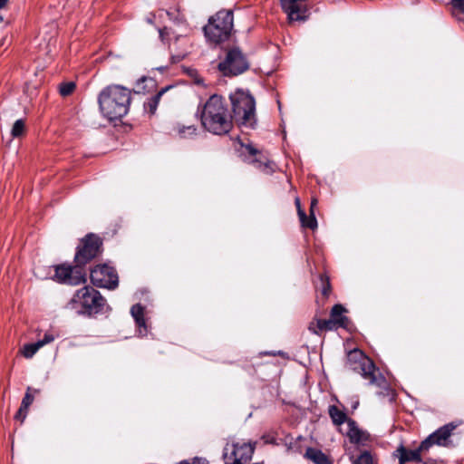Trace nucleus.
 I'll list each match as a JSON object with an SVG mask.
<instances>
[{"label":"nucleus","mask_w":464,"mask_h":464,"mask_svg":"<svg viewBox=\"0 0 464 464\" xmlns=\"http://www.w3.org/2000/svg\"><path fill=\"white\" fill-rule=\"evenodd\" d=\"M429 450V449H422V442L414 450H407L403 446H401L397 451L400 453L399 460L404 464L409 461L420 462L421 453Z\"/></svg>","instance_id":"obj_15"},{"label":"nucleus","mask_w":464,"mask_h":464,"mask_svg":"<svg viewBox=\"0 0 464 464\" xmlns=\"http://www.w3.org/2000/svg\"><path fill=\"white\" fill-rule=\"evenodd\" d=\"M224 75H237L248 68V63L238 48H233L227 53L226 59L218 64Z\"/></svg>","instance_id":"obj_8"},{"label":"nucleus","mask_w":464,"mask_h":464,"mask_svg":"<svg viewBox=\"0 0 464 464\" xmlns=\"http://www.w3.org/2000/svg\"><path fill=\"white\" fill-rule=\"evenodd\" d=\"M264 169H272V167L270 166V164H266L264 166Z\"/></svg>","instance_id":"obj_36"},{"label":"nucleus","mask_w":464,"mask_h":464,"mask_svg":"<svg viewBox=\"0 0 464 464\" xmlns=\"http://www.w3.org/2000/svg\"><path fill=\"white\" fill-rule=\"evenodd\" d=\"M328 413L334 422V425L340 426L343 423L346 422L349 420L343 411H341L337 406L331 405L328 409Z\"/></svg>","instance_id":"obj_21"},{"label":"nucleus","mask_w":464,"mask_h":464,"mask_svg":"<svg viewBox=\"0 0 464 464\" xmlns=\"http://www.w3.org/2000/svg\"><path fill=\"white\" fill-rule=\"evenodd\" d=\"M255 445L250 442H233L224 449L226 464H246L252 459Z\"/></svg>","instance_id":"obj_7"},{"label":"nucleus","mask_w":464,"mask_h":464,"mask_svg":"<svg viewBox=\"0 0 464 464\" xmlns=\"http://www.w3.org/2000/svg\"><path fill=\"white\" fill-rule=\"evenodd\" d=\"M75 89V84L72 82H64L60 85V93L62 96L70 95Z\"/></svg>","instance_id":"obj_28"},{"label":"nucleus","mask_w":464,"mask_h":464,"mask_svg":"<svg viewBox=\"0 0 464 464\" xmlns=\"http://www.w3.org/2000/svg\"><path fill=\"white\" fill-rule=\"evenodd\" d=\"M346 367L360 373L372 385L384 387L386 384L385 378L379 372L372 361L358 349L348 353Z\"/></svg>","instance_id":"obj_3"},{"label":"nucleus","mask_w":464,"mask_h":464,"mask_svg":"<svg viewBox=\"0 0 464 464\" xmlns=\"http://www.w3.org/2000/svg\"><path fill=\"white\" fill-rule=\"evenodd\" d=\"M40 348H42L41 343L38 342L28 343L24 346L22 353L25 358H32Z\"/></svg>","instance_id":"obj_25"},{"label":"nucleus","mask_w":464,"mask_h":464,"mask_svg":"<svg viewBox=\"0 0 464 464\" xmlns=\"http://www.w3.org/2000/svg\"><path fill=\"white\" fill-rule=\"evenodd\" d=\"M298 203H299V198H295V204H298Z\"/></svg>","instance_id":"obj_37"},{"label":"nucleus","mask_w":464,"mask_h":464,"mask_svg":"<svg viewBox=\"0 0 464 464\" xmlns=\"http://www.w3.org/2000/svg\"><path fill=\"white\" fill-rule=\"evenodd\" d=\"M9 0H0V9L4 8Z\"/></svg>","instance_id":"obj_35"},{"label":"nucleus","mask_w":464,"mask_h":464,"mask_svg":"<svg viewBox=\"0 0 464 464\" xmlns=\"http://www.w3.org/2000/svg\"><path fill=\"white\" fill-rule=\"evenodd\" d=\"M99 105L102 115L109 121L125 116L130 104V91L121 85H111L99 94Z\"/></svg>","instance_id":"obj_2"},{"label":"nucleus","mask_w":464,"mask_h":464,"mask_svg":"<svg viewBox=\"0 0 464 464\" xmlns=\"http://www.w3.org/2000/svg\"><path fill=\"white\" fill-rule=\"evenodd\" d=\"M353 464H375L372 456L368 451H363Z\"/></svg>","instance_id":"obj_26"},{"label":"nucleus","mask_w":464,"mask_h":464,"mask_svg":"<svg viewBox=\"0 0 464 464\" xmlns=\"http://www.w3.org/2000/svg\"><path fill=\"white\" fill-rule=\"evenodd\" d=\"M459 424L460 422H450L439 428L422 441V449H430L433 445L446 448L454 447L451 437Z\"/></svg>","instance_id":"obj_9"},{"label":"nucleus","mask_w":464,"mask_h":464,"mask_svg":"<svg viewBox=\"0 0 464 464\" xmlns=\"http://www.w3.org/2000/svg\"><path fill=\"white\" fill-rule=\"evenodd\" d=\"M54 276L59 282L70 285H79L85 282V276L81 268H72L65 265L55 267Z\"/></svg>","instance_id":"obj_12"},{"label":"nucleus","mask_w":464,"mask_h":464,"mask_svg":"<svg viewBox=\"0 0 464 464\" xmlns=\"http://www.w3.org/2000/svg\"><path fill=\"white\" fill-rule=\"evenodd\" d=\"M304 458L314 464H334L333 459L327 454L316 448H307Z\"/></svg>","instance_id":"obj_16"},{"label":"nucleus","mask_w":464,"mask_h":464,"mask_svg":"<svg viewBox=\"0 0 464 464\" xmlns=\"http://www.w3.org/2000/svg\"><path fill=\"white\" fill-rule=\"evenodd\" d=\"M179 464H208V460L206 459H195L191 463L188 461H183Z\"/></svg>","instance_id":"obj_32"},{"label":"nucleus","mask_w":464,"mask_h":464,"mask_svg":"<svg viewBox=\"0 0 464 464\" xmlns=\"http://www.w3.org/2000/svg\"><path fill=\"white\" fill-rule=\"evenodd\" d=\"M130 314L139 327L140 334H145L147 333V327L144 319V308L139 304H134L130 309Z\"/></svg>","instance_id":"obj_19"},{"label":"nucleus","mask_w":464,"mask_h":464,"mask_svg":"<svg viewBox=\"0 0 464 464\" xmlns=\"http://www.w3.org/2000/svg\"><path fill=\"white\" fill-rule=\"evenodd\" d=\"M297 206V212L299 216V219L301 222L302 227H308L310 229H315L317 227V221L314 217V206L315 205H310L309 208V216L307 217L305 214L304 209L302 208L303 205H296Z\"/></svg>","instance_id":"obj_17"},{"label":"nucleus","mask_w":464,"mask_h":464,"mask_svg":"<svg viewBox=\"0 0 464 464\" xmlns=\"http://www.w3.org/2000/svg\"><path fill=\"white\" fill-rule=\"evenodd\" d=\"M54 340V336L52 334L46 333L43 339L37 341L41 343V347L44 346L47 343H52Z\"/></svg>","instance_id":"obj_30"},{"label":"nucleus","mask_w":464,"mask_h":464,"mask_svg":"<svg viewBox=\"0 0 464 464\" xmlns=\"http://www.w3.org/2000/svg\"><path fill=\"white\" fill-rule=\"evenodd\" d=\"M452 5L455 9L464 13V0H452Z\"/></svg>","instance_id":"obj_31"},{"label":"nucleus","mask_w":464,"mask_h":464,"mask_svg":"<svg viewBox=\"0 0 464 464\" xmlns=\"http://www.w3.org/2000/svg\"><path fill=\"white\" fill-rule=\"evenodd\" d=\"M101 241L98 237L93 234L87 235L82 240V247L79 249L75 255V261L78 266H84L99 252Z\"/></svg>","instance_id":"obj_11"},{"label":"nucleus","mask_w":464,"mask_h":464,"mask_svg":"<svg viewBox=\"0 0 464 464\" xmlns=\"http://www.w3.org/2000/svg\"><path fill=\"white\" fill-rule=\"evenodd\" d=\"M91 281L97 287L114 289L118 285V275L113 267L100 265L91 271Z\"/></svg>","instance_id":"obj_10"},{"label":"nucleus","mask_w":464,"mask_h":464,"mask_svg":"<svg viewBox=\"0 0 464 464\" xmlns=\"http://www.w3.org/2000/svg\"><path fill=\"white\" fill-rule=\"evenodd\" d=\"M177 131L180 138H191L196 135L197 128L194 125L178 126Z\"/></svg>","instance_id":"obj_23"},{"label":"nucleus","mask_w":464,"mask_h":464,"mask_svg":"<svg viewBox=\"0 0 464 464\" xmlns=\"http://www.w3.org/2000/svg\"><path fill=\"white\" fill-rule=\"evenodd\" d=\"M317 328L320 331H328L337 328V325L334 323L331 318L329 320H318Z\"/></svg>","instance_id":"obj_27"},{"label":"nucleus","mask_w":464,"mask_h":464,"mask_svg":"<svg viewBox=\"0 0 464 464\" xmlns=\"http://www.w3.org/2000/svg\"><path fill=\"white\" fill-rule=\"evenodd\" d=\"M159 32H160V36L162 40H164L165 35L169 34V30L166 27H164L163 29H160Z\"/></svg>","instance_id":"obj_34"},{"label":"nucleus","mask_w":464,"mask_h":464,"mask_svg":"<svg viewBox=\"0 0 464 464\" xmlns=\"http://www.w3.org/2000/svg\"><path fill=\"white\" fill-rule=\"evenodd\" d=\"M304 0H281L282 7L291 21L304 19Z\"/></svg>","instance_id":"obj_14"},{"label":"nucleus","mask_w":464,"mask_h":464,"mask_svg":"<svg viewBox=\"0 0 464 464\" xmlns=\"http://www.w3.org/2000/svg\"><path fill=\"white\" fill-rule=\"evenodd\" d=\"M106 300L95 289L84 286L78 290L71 300L72 309L78 314H97L102 310Z\"/></svg>","instance_id":"obj_5"},{"label":"nucleus","mask_w":464,"mask_h":464,"mask_svg":"<svg viewBox=\"0 0 464 464\" xmlns=\"http://www.w3.org/2000/svg\"><path fill=\"white\" fill-rule=\"evenodd\" d=\"M321 278V282H322V294L324 297H327L328 295H329V292H330V283H329V279L327 276H320Z\"/></svg>","instance_id":"obj_29"},{"label":"nucleus","mask_w":464,"mask_h":464,"mask_svg":"<svg viewBox=\"0 0 464 464\" xmlns=\"http://www.w3.org/2000/svg\"><path fill=\"white\" fill-rule=\"evenodd\" d=\"M346 312L345 308L341 304H335L331 311V319L337 327H346L348 318L343 314Z\"/></svg>","instance_id":"obj_20"},{"label":"nucleus","mask_w":464,"mask_h":464,"mask_svg":"<svg viewBox=\"0 0 464 464\" xmlns=\"http://www.w3.org/2000/svg\"><path fill=\"white\" fill-rule=\"evenodd\" d=\"M32 392L33 389L31 387H28L25 395L22 400L21 406L15 415V419L19 420L21 422H23L26 418L28 408L34 401V396L32 394ZM34 392H38V390H34Z\"/></svg>","instance_id":"obj_18"},{"label":"nucleus","mask_w":464,"mask_h":464,"mask_svg":"<svg viewBox=\"0 0 464 464\" xmlns=\"http://www.w3.org/2000/svg\"><path fill=\"white\" fill-rule=\"evenodd\" d=\"M3 21V17L0 15V23Z\"/></svg>","instance_id":"obj_39"},{"label":"nucleus","mask_w":464,"mask_h":464,"mask_svg":"<svg viewBox=\"0 0 464 464\" xmlns=\"http://www.w3.org/2000/svg\"><path fill=\"white\" fill-rule=\"evenodd\" d=\"M311 203H312V204H314V203H316V200H315V199H313Z\"/></svg>","instance_id":"obj_38"},{"label":"nucleus","mask_w":464,"mask_h":464,"mask_svg":"<svg viewBox=\"0 0 464 464\" xmlns=\"http://www.w3.org/2000/svg\"><path fill=\"white\" fill-rule=\"evenodd\" d=\"M24 130H25L24 121L21 120V119L15 121L13 125L12 130H11L12 137L13 138L21 137L24 134Z\"/></svg>","instance_id":"obj_24"},{"label":"nucleus","mask_w":464,"mask_h":464,"mask_svg":"<svg viewBox=\"0 0 464 464\" xmlns=\"http://www.w3.org/2000/svg\"><path fill=\"white\" fill-rule=\"evenodd\" d=\"M399 464H404V463H403V462H401V461L399 460Z\"/></svg>","instance_id":"obj_40"},{"label":"nucleus","mask_w":464,"mask_h":464,"mask_svg":"<svg viewBox=\"0 0 464 464\" xmlns=\"http://www.w3.org/2000/svg\"><path fill=\"white\" fill-rule=\"evenodd\" d=\"M200 119L204 129L216 135L226 134L232 129V117L218 95H212L206 102Z\"/></svg>","instance_id":"obj_1"},{"label":"nucleus","mask_w":464,"mask_h":464,"mask_svg":"<svg viewBox=\"0 0 464 464\" xmlns=\"http://www.w3.org/2000/svg\"><path fill=\"white\" fill-rule=\"evenodd\" d=\"M233 28V14L231 11H219L210 18L204 27L206 37L213 43H220L228 38Z\"/></svg>","instance_id":"obj_6"},{"label":"nucleus","mask_w":464,"mask_h":464,"mask_svg":"<svg viewBox=\"0 0 464 464\" xmlns=\"http://www.w3.org/2000/svg\"><path fill=\"white\" fill-rule=\"evenodd\" d=\"M233 117L242 126L254 127L256 124V103L248 92L237 90L230 94Z\"/></svg>","instance_id":"obj_4"},{"label":"nucleus","mask_w":464,"mask_h":464,"mask_svg":"<svg viewBox=\"0 0 464 464\" xmlns=\"http://www.w3.org/2000/svg\"><path fill=\"white\" fill-rule=\"evenodd\" d=\"M169 88V87L162 88L158 93L150 98L148 102L144 103L145 110L148 111L150 114H154L160 98L168 91Z\"/></svg>","instance_id":"obj_22"},{"label":"nucleus","mask_w":464,"mask_h":464,"mask_svg":"<svg viewBox=\"0 0 464 464\" xmlns=\"http://www.w3.org/2000/svg\"><path fill=\"white\" fill-rule=\"evenodd\" d=\"M246 150L250 155H256L257 153V150L251 145L246 146Z\"/></svg>","instance_id":"obj_33"},{"label":"nucleus","mask_w":464,"mask_h":464,"mask_svg":"<svg viewBox=\"0 0 464 464\" xmlns=\"http://www.w3.org/2000/svg\"><path fill=\"white\" fill-rule=\"evenodd\" d=\"M351 443L365 445L370 440V434L359 428L353 420H347V430L345 432Z\"/></svg>","instance_id":"obj_13"}]
</instances>
